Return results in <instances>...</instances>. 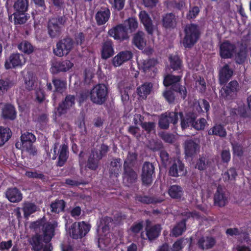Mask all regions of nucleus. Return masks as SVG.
I'll return each instance as SVG.
<instances>
[{
  "mask_svg": "<svg viewBox=\"0 0 251 251\" xmlns=\"http://www.w3.org/2000/svg\"><path fill=\"white\" fill-rule=\"evenodd\" d=\"M186 174V170L185 168L184 164L178 158H175L169 170V175L173 177H178L185 176Z\"/></svg>",
  "mask_w": 251,
  "mask_h": 251,
  "instance_id": "nucleus-12",
  "label": "nucleus"
},
{
  "mask_svg": "<svg viewBox=\"0 0 251 251\" xmlns=\"http://www.w3.org/2000/svg\"><path fill=\"white\" fill-rule=\"evenodd\" d=\"M132 57L133 54L130 51H120L112 58V65L116 67L120 66L125 62L130 60Z\"/></svg>",
  "mask_w": 251,
  "mask_h": 251,
  "instance_id": "nucleus-23",
  "label": "nucleus"
},
{
  "mask_svg": "<svg viewBox=\"0 0 251 251\" xmlns=\"http://www.w3.org/2000/svg\"><path fill=\"white\" fill-rule=\"evenodd\" d=\"M228 194L225 189L219 185L214 195V203L216 206L222 207L228 202Z\"/></svg>",
  "mask_w": 251,
  "mask_h": 251,
  "instance_id": "nucleus-14",
  "label": "nucleus"
},
{
  "mask_svg": "<svg viewBox=\"0 0 251 251\" xmlns=\"http://www.w3.org/2000/svg\"><path fill=\"white\" fill-rule=\"evenodd\" d=\"M108 94L107 87L103 83L98 84L91 90L90 99L92 103L101 105L107 100Z\"/></svg>",
  "mask_w": 251,
  "mask_h": 251,
  "instance_id": "nucleus-5",
  "label": "nucleus"
},
{
  "mask_svg": "<svg viewBox=\"0 0 251 251\" xmlns=\"http://www.w3.org/2000/svg\"><path fill=\"white\" fill-rule=\"evenodd\" d=\"M206 123V120L203 118H201L197 121L195 120L193 122L192 127L197 130H203Z\"/></svg>",
  "mask_w": 251,
  "mask_h": 251,
  "instance_id": "nucleus-59",
  "label": "nucleus"
},
{
  "mask_svg": "<svg viewBox=\"0 0 251 251\" xmlns=\"http://www.w3.org/2000/svg\"><path fill=\"white\" fill-rule=\"evenodd\" d=\"M137 158V154L135 152H128L126 160L124 161V167H129V165L133 164Z\"/></svg>",
  "mask_w": 251,
  "mask_h": 251,
  "instance_id": "nucleus-56",
  "label": "nucleus"
},
{
  "mask_svg": "<svg viewBox=\"0 0 251 251\" xmlns=\"http://www.w3.org/2000/svg\"><path fill=\"white\" fill-rule=\"evenodd\" d=\"M58 226V223L56 221L46 222L42 230L44 236V243L48 244L55 235V228Z\"/></svg>",
  "mask_w": 251,
  "mask_h": 251,
  "instance_id": "nucleus-10",
  "label": "nucleus"
},
{
  "mask_svg": "<svg viewBox=\"0 0 251 251\" xmlns=\"http://www.w3.org/2000/svg\"><path fill=\"white\" fill-rule=\"evenodd\" d=\"M12 86V82L9 79H0V95H3Z\"/></svg>",
  "mask_w": 251,
  "mask_h": 251,
  "instance_id": "nucleus-53",
  "label": "nucleus"
},
{
  "mask_svg": "<svg viewBox=\"0 0 251 251\" xmlns=\"http://www.w3.org/2000/svg\"><path fill=\"white\" fill-rule=\"evenodd\" d=\"M100 160L97 157L96 155L92 151L87 161V167L91 170L95 171L98 169Z\"/></svg>",
  "mask_w": 251,
  "mask_h": 251,
  "instance_id": "nucleus-47",
  "label": "nucleus"
},
{
  "mask_svg": "<svg viewBox=\"0 0 251 251\" xmlns=\"http://www.w3.org/2000/svg\"><path fill=\"white\" fill-rule=\"evenodd\" d=\"M75 97L74 95H67L64 100L60 103L57 110L60 116L65 114L67 110L70 109L75 104Z\"/></svg>",
  "mask_w": 251,
  "mask_h": 251,
  "instance_id": "nucleus-18",
  "label": "nucleus"
},
{
  "mask_svg": "<svg viewBox=\"0 0 251 251\" xmlns=\"http://www.w3.org/2000/svg\"><path fill=\"white\" fill-rule=\"evenodd\" d=\"M144 33L138 31L134 34L132 43L138 49L142 50L146 45V40L145 39Z\"/></svg>",
  "mask_w": 251,
  "mask_h": 251,
  "instance_id": "nucleus-37",
  "label": "nucleus"
},
{
  "mask_svg": "<svg viewBox=\"0 0 251 251\" xmlns=\"http://www.w3.org/2000/svg\"><path fill=\"white\" fill-rule=\"evenodd\" d=\"M136 200L144 204H155L160 202L161 201H158L156 198L153 197H150L148 196L138 195L136 196Z\"/></svg>",
  "mask_w": 251,
  "mask_h": 251,
  "instance_id": "nucleus-48",
  "label": "nucleus"
},
{
  "mask_svg": "<svg viewBox=\"0 0 251 251\" xmlns=\"http://www.w3.org/2000/svg\"><path fill=\"white\" fill-rule=\"evenodd\" d=\"M46 219L44 217L39 219L38 220L30 223V228L35 231H37L38 229H39L40 228H43Z\"/></svg>",
  "mask_w": 251,
  "mask_h": 251,
  "instance_id": "nucleus-60",
  "label": "nucleus"
},
{
  "mask_svg": "<svg viewBox=\"0 0 251 251\" xmlns=\"http://www.w3.org/2000/svg\"><path fill=\"white\" fill-rule=\"evenodd\" d=\"M5 196L9 201L13 203L19 202L23 199L21 191L15 187L8 188L5 192Z\"/></svg>",
  "mask_w": 251,
  "mask_h": 251,
  "instance_id": "nucleus-27",
  "label": "nucleus"
},
{
  "mask_svg": "<svg viewBox=\"0 0 251 251\" xmlns=\"http://www.w3.org/2000/svg\"><path fill=\"white\" fill-rule=\"evenodd\" d=\"M91 225L85 222L75 223L71 226V236L73 239H80L85 236L90 231Z\"/></svg>",
  "mask_w": 251,
  "mask_h": 251,
  "instance_id": "nucleus-8",
  "label": "nucleus"
},
{
  "mask_svg": "<svg viewBox=\"0 0 251 251\" xmlns=\"http://www.w3.org/2000/svg\"><path fill=\"white\" fill-rule=\"evenodd\" d=\"M28 3V0H16L13 6L14 12L8 16L9 21L15 25L25 24L29 18V14L26 13Z\"/></svg>",
  "mask_w": 251,
  "mask_h": 251,
  "instance_id": "nucleus-1",
  "label": "nucleus"
},
{
  "mask_svg": "<svg viewBox=\"0 0 251 251\" xmlns=\"http://www.w3.org/2000/svg\"><path fill=\"white\" fill-rule=\"evenodd\" d=\"M73 66V64L68 60L55 62L53 65V69L56 73L67 72Z\"/></svg>",
  "mask_w": 251,
  "mask_h": 251,
  "instance_id": "nucleus-36",
  "label": "nucleus"
},
{
  "mask_svg": "<svg viewBox=\"0 0 251 251\" xmlns=\"http://www.w3.org/2000/svg\"><path fill=\"white\" fill-rule=\"evenodd\" d=\"M66 202L63 200L56 199L50 204V211L52 213L59 214L64 212L66 206Z\"/></svg>",
  "mask_w": 251,
  "mask_h": 251,
  "instance_id": "nucleus-40",
  "label": "nucleus"
},
{
  "mask_svg": "<svg viewBox=\"0 0 251 251\" xmlns=\"http://www.w3.org/2000/svg\"><path fill=\"white\" fill-rule=\"evenodd\" d=\"M114 44L111 39H107L103 40L101 43L100 49V57L104 60H106L114 54Z\"/></svg>",
  "mask_w": 251,
  "mask_h": 251,
  "instance_id": "nucleus-17",
  "label": "nucleus"
},
{
  "mask_svg": "<svg viewBox=\"0 0 251 251\" xmlns=\"http://www.w3.org/2000/svg\"><path fill=\"white\" fill-rule=\"evenodd\" d=\"M237 176L236 170L233 167L230 168L222 174L223 179L225 182L235 180Z\"/></svg>",
  "mask_w": 251,
  "mask_h": 251,
  "instance_id": "nucleus-50",
  "label": "nucleus"
},
{
  "mask_svg": "<svg viewBox=\"0 0 251 251\" xmlns=\"http://www.w3.org/2000/svg\"><path fill=\"white\" fill-rule=\"evenodd\" d=\"M247 57L246 48H242L235 53L234 60L235 63L239 65H243L245 62Z\"/></svg>",
  "mask_w": 251,
  "mask_h": 251,
  "instance_id": "nucleus-44",
  "label": "nucleus"
},
{
  "mask_svg": "<svg viewBox=\"0 0 251 251\" xmlns=\"http://www.w3.org/2000/svg\"><path fill=\"white\" fill-rule=\"evenodd\" d=\"M216 244L214 237L211 236H202L198 241L197 245L200 249L204 250L211 249Z\"/></svg>",
  "mask_w": 251,
  "mask_h": 251,
  "instance_id": "nucleus-31",
  "label": "nucleus"
},
{
  "mask_svg": "<svg viewBox=\"0 0 251 251\" xmlns=\"http://www.w3.org/2000/svg\"><path fill=\"white\" fill-rule=\"evenodd\" d=\"M154 176V165L149 162H145L142 167L141 174L143 184L146 186L151 185L153 181V176Z\"/></svg>",
  "mask_w": 251,
  "mask_h": 251,
  "instance_id": "nucleus-9",
  "label": "nucleus"
},
{
  "mask_svg": "<svg viewBox=\"0 0 251 251\" xmlns=\"http://www.w3.org/2000/svg\"><path fill=\"white\" fill-rule=\"evenodd\" d=\"M207 132L209 135H216L220 137H225L226 136V130L221 124H216Z\"/></svg>",
  "mask_w": 251,
  "mask_h": 251,
  "instance_id": "nucleus-42",
  "label": "nucleus"
},
{
  "mask_svg": "<svg viewBox=\"0 0 251 251\" xmlns=\"http://www.w3.org/2000/svg\"><path fill=\"white\" fill-rule=\"evenodd\" d=\"M25 176L30 178L39 179L43 182L47 181L48 177L42 173H38L37 171H26Z\"/></svg>",
  "mask_w": 251,
  "mask_h": 251,
  "instance_id": "nucleus-51",
  "label": "nucleus"
},
{
  "mask_svg": "<svg viewBox=\"0 0 251 251\" xmlns=\"http://www.w3.org/2000/svg\"><path fill=\"white\" fill-rule=\"evenodd\" d=\"M171 123L174 126L177 124L178 121L179 112L177 111H168L165 113Z\"/></svg>",
  "mask_w": 251,
  "mask_h": 251,
  "instance_id": "nucleus-58",
  "label": "nucleus"
},
{
  "mask_svg": "<svg viewBox=\"0 0 251 251\" xmlns=\"http://www.w3.org/2000/svg\"><path fill=\"white\" fill-rule=\"evenodd\" d=\"M123 162L120 158L113 157L108 166V171L111 176L117 177L122 171Z\"/></svg>",
  "mask_w": 251,
  "mask_h": 251,
  "instance_id": "nucleus-21",
  "label": "nucleus"
},
{
  "mask_svg": "<svg viewBox=\"0 0 251 251\" xmlns=\"http://www.w3.org/2000/svg\"><path fill=\"white\" fill-rule=\"evenodd\" d=\"M200 8L198 6H195L192 8L190 9L189 12L187 14V19L188 20H191L195 19L197 17L200 13Z\"/></svg>",
  "mask_w": 251,
  "mask_h": 251,
  "instance_id": "nucleus-64",
  "label": "nucleus"
},
{
  "mask_svg": "<svg viewBox=\"0 0 251 251\" xmlns=\"http://www.w3.org/2000/svg\"><path fill=\"white\" fill-rule=\"evenodd\" d=\"M179 116L180 118V126L182 130L192 126L197 118L196 114L192 112H187L185 115L182 112H179Z\"/></svg>",
  "mask_w": 251,
  "mask_h": 251,
  "instance_id": "nucleus-19",
  "label": "nucleus"
},
{
  "mask_svg": "<svg viewBox=\"0 0 251 251\" xmlns=\"http://www.w3.org/2000/svg\"><path fill=\"white\" fill-rule=\"evenodd\" d=\"M170 68L175 71L181 72L183 68L182 60L178 55L171 54L169 57Z\"/></svg>",
  "mask_w": 251,
  "mask_h": 251,
  "instance_id": "nucleus-35",
  "label": "nucleus"
},
{
  "mask_svg": "<svg viewBox=\"0 0 251 251\" xmlns=\"http://www.w3.org/2000/svg\"><path fill=\"white\" fill-rule=\"evenodd\" d=\"M236 47L228 41L223 42L220 46V55L222 58H231L235 52Z\"/></svg>",
  "mask_w": 251,
  "mask_h": 251,
  "instance_id": "nucleus-15",
  "label": "nucleus"
},
{
  "mask_svg": "<svg viewBox=\"0 0 251 251\" xmlns=\"http://www.w3.org/2000/svg\"><path fill=\"white\" fill-rule=\"evenodd\" d=\"M73 39L69 36L59 40L53 49L54 53L59 57L67 55L73 48Z\"/></svg>",
  "mask_w": 251,
  "mask_h": 251,
  "instance_id": "nucleus-7",
  "label": "nucleus"
},
{
  "mask_svg": "<svg viewBox=\"0 0 251 251\" xmlns=\"http://www.w3.org/2000/svg\"><path fill=\"white\" fill-rule=\"evenodd\" d=\"M110 16L109 9L106 6H102L96 14L95 19L98 25L105 24L109 20Z\"/></svg>",
  "mask_w": 251,
  "mask_h": 251,
  "instance_id": "nucleus-26",
  "label": "nucleus"
},
{
  "mask_svg": "<svg viewBox=\"0 0 251 251\" xmlns=\"http://www.w3.org/2000/svg\"><path fill=\"white\" fill-rule=\"evenodd\" d=\"M124 173L123 181L126 186L129 187L131 184L135 183L137 179V174L135 171L130 167H124Z\"/></svg>",
  "mask_w": 251,
  "mask_h": 251,
  "instance_id": "nucleus-30",
  "label": "nucleus"
},
{
  "mask_svg": "<svg viewBox=\"0 0 251 251\" xmlns=\"http://www.w3.org/2000/svg\"><path fill=\"white\" fill-rule=\"evenodd\" d=\"M184 33L183 46L186 49H191L200 37L201 32L199 26L195 24L186 25L184 29Z\"/></svg>",
  "mask_w": 251,
  "mask_h": 251,
  "instance_id": "nucleus-3",
  "label": "nucleus"
},
{
  "mask_svg": "<svg viewBox=\"0 0 251 251\" xmlns=\"http://www.w3.org/2000/svg\"><path fill=\"white\" fill-rule=\"evenodd\" d=\"M146 235L150 241L153 240L157 238L161 231V227L160 225L156 224L149 228H146Z\"/></svg>",
  "mask_w": 251,
  "mask_h": 251,
  "instance_id": "nucleus-39",
  "label": "nucleus"
},
{
  "mask_svg": "<svg viewBox=\"0 0 251 251\" xmlns=\"http://www.w3.org/2000/svg\"><path fill=\"white\" fill-rule=\"evenodd\" d=\"M233 74V71L228 64H226L219 71V81L221 85H225Z\"/></svg>",
  "mask_w": 251,
  "mask_h": 251,
  "instance_id": "nucleus-22",
  "label": "nucleus"
},
{
  "mask_svg": "<svg viewBox=\"0 0 251 251\" xmlns=\"http://www.w3.org/2000/svg\"><path fill=\"white\" fill-rule=\"evenodd\" d=\"M44 236L39 233H36L31 238L29 243L32 247V250L40 251L43 247Z\"/></svg>",
  "mask_w": 251,
  "mask_h": 251,
  "instance_id": "nucleus-33",
  "label": "nucleus"
},
{
  "mask_svg": "<svg viewBox=\"0 0 251 251\" xmlns=\"http://www.w3.org/2000/svg\"><path fill=\"white\" fill-rule=\"evenodd\" d=\"M38 208V206L33 202H25L22 208L25 218H28L30 215L36 212Z\"/></svg>",
  "mask_w": 251,
  "mask_h": 251,
  "instance_id": "nucleus-43",
  "label": "nucleus"
},
{
  "mask_svg": "<svg viewBox=\"0 0 251 251\" xmlns=\"http://www.w3.org/2000/svg\"><path fill=\"white\" fill-rule=\"evenodd\" d=\"M140 125L148 133H150L152 131L155 130V124L153 122H142Z\"/></svg>",
  "mask_w": 251,
  "mask_h": 251,
  "instance_id": "nucleus-61",
  "label": "nucleus"
},
{
  "mask_svg": "<svg viewBox=\"0 0 251 251\" xmlns=\"http://www.w3.org/2000/svg\"><path fill=\"white\" fill-rule=\"evenodd\" d=\"M177 19L178 17L172 12L163 14L161 18L162 27L166 29L175 28L177 25Z\"/></svg>",
  "mask_w": 251,
  "mask_h": 251,
  "instance_id": "nucleus-16",
  "label": "nucleus"
},
{
  "mask_svg": "<svg viewBox=\"0 0 251 251\" xmlns=\"http://www.w3.org/2000/svg\"><path fill=\"white\" fill-rule=\"evenodd\" d=\"M59 144L58 142H55L51 149V151L52 150H53L52 159L55 160L58 157L56 165L58 167H62L65 165L69 158V151L68 146L65 144H62L60 146L58 153H57L56 151Z\"/></svg>",
  "mask_w": 251,
  "mask_h": 251,
  "instance_id": "nucleus-6",
  "label": "nucleus"
},
{
  "mask_svg": "<svg viewBox=\"0 0 251 251\" xmlns=\"http://www.w3.org/2000/svg\"><path fill=\"white\" fill-rule=\"evenodd\" d=\"M157 64V61L154 58L147 59L143 61V68L145 71L153 67Z\"/></svg>",
  "mask_w": 251,
  "mask_h": 251,
  "instance_id": "nucleus-62",
  "label": "nucleus"
},
{
  "mask_svg": "<svg viewBox=\"0 0 251 251\" xmlns=\"http://www.w3.org/2000/svg\"><path fill=\"white\" fill-rule=\"evenodd\" d=\"M182 75H174L172 74L166 75L163 79V84L165 87L171 86L176 93H179L181 98L185 100L187 96V90L185 86L180 84Z\"/></svg>",
  "mask_w": 251,
  "mask_h": 251,
  "instance_id": "nucleus-4",
  "label": "nucleus"
},
{
  "mask_svg": "<svg viewBox=\"0 0 251 251\" xmlns=\"http://www.w3.org/2000/svg\"><path fill=\"white\" fill-rule=\"evenodd\" d=\"M12 132L9 128L0 126V147L10 138Z\"/></svg>",
  "mask_w": 251,
  "mask_h": 251,
  "instance_id": "nucleus-45",
  "label": "nucleus"
},
{
  "mask_svg": "<svg viewBox=\"0 0 251 251\" xmlns=\"http://www.w3.org/2000/svg\"><path fill=\"white\" fill-rule=\"evenodd\" d=\"M175 90L171 88L166 89L163 93L162 96L169 104L173 103L176 100V96L175 94Z\"/></svg>",
  "mask_w": 251,
  "mask_h": 251,
  "instance_id": "nucleus-49",
  "label": "nucleus"
},
{
  "mask_svg": "<svg viewBox=\"0 0 251 251\" xmlns=\"http://www.w3.org/2000/svg\"><path fill=\"white\" fill-rule=\"evenodd\" d=\"M168 193L172 199L179 201L184 195V191L180 185L175 184L169 188Z\"/></svg>",
  "mask_w": 251,
  "mask_h": 251,
  "instance_id": "nucleus-32",
  "label": "nucleus"
},
{
  "mask_svg": "<svg viewBox=\"0 0 251 251\" xmlns=\"http://www.w3.org/2000/svg\"><path fill=\"white\" fill-rule=\"evenodd\" d=\"M90 96V92L88 91H81L77 96V101L79 105H81Z\"/></svg>",
  "mask_w": 251,
  "mask_h": 251,
  "instance_id": "nucleus-63",
  "label": "nucleus"
},
{
  "mask_svg": "<svg viewBox=\"0 0 251 251\" xmlns=\"http://www.w3.org/2000/svg\"><path fill=\"white\" fill-rule=\"evenodd\" d=\"M52 82L54 86V92L62 94L66 88L67 81L66 78L53 77Z\"/></svg>",
  "mask_w": 251,
  "mask_h": 251,
  "instance_id": "nucleus-41",
  "label": "nucleus"
},
{
  "mask_svg": "<svg viewBox=\"0 0 251 251\" xmlns=\"http://www.w3.org/2000/svg\"><path fill=\"white\" fill-rule=\"evenodd\" d=\"M21 140L26 146V152L29 154L35 155L37 153V151L33 146V143L36 141L35 136L31 132L26 131L22 133Z\"/></svg>",
  "mask_w": 251,
  "mask_h": 251,
  "instance_id": "nucleus-11",
  "label": "nucleus"
},
{
  "mask_svg": "<svg viewBox=\"0 0 251 251\" xmlns=\"http://www.w3.org/2000/svg\"><path fill=\"white\" fill-rule=\"evenodd\" d=\"M92 151L94 152L95 154L96 155L97 158L101 159L103 157L106 155L109 151V147L106 144H102L99 151L96 149H93Z\"/></svg>",
  "mask_w": 251,
  "mask_h": 251,
  "instance_id": "nucleus-52",
  "label": "nucleus"
},
{
  "mask_svg": "<svg viewBox=\"0 0 251 251\" xmlns=\"http://www.w3.org/2000/svg\"><path fill=\"white\" fill-rule=\"evenodd\" d=\"M184 152L186 158L193 157L197 154L199 150V145L192 139L186 140L184 144Z\"/></svg>",
  "mask_w": 251,
  "mask_h": 251,
  "instance_id": "nucleus-20",
  "label": "nucleus"
},
{
  "mask_svg": "<svg viewBox=\"0 0 251 251\" xmlns=\"http://www.w3.org/2000/svg\"><path fill=\"white\" fill-rule=\"evenodd\" d=\"M170 121L165 113L162 114L158 121V126L162 129H167L169 127Z\"/></svg>",
  "mask_w": 251,
  "mask_h": 251,
  "instance_id": "nucleus-55",
  "label": "nucleus"
},
{
  "mask_svg": "<svg viewBox=\"0 0 251 251\" xmlns=\"http://www.w3.org/2000/svg\"><path fill=\"white\" fill-rule=\"evenodd\" d=\"M187 219H183L176 223L171 230V234L173 237H177L181 235L186 230Z\"/></svg>",
  "mask_w": 251,
  "mask_h": 251,
  "instance_id": "nucleus-34",
  "label": "nucleus"
},
{
  "mask_svg": "<svg viewBox=\"0 0 251 251\" xmlns=\"http://www.w3.org/2000/svg\"><path fill=\"white\" fill-rule=\"evenodd\" d=\"M1 117L4 120H15L17 117V112L14 105L10 103L4 104L2 108Z\"/></svg>",
  "mask_w": 251,
  "mask_h": 251,
  "instance_id": "nucleus-28",
  "label": "nucleus"
},
{
  "mask_svg": "<svg viewBox=\"0 0 251 251\" xmlns=\"http://www.w3.org/2000/svg\"><path fill=\"white\" fill-rule=\"evenodd\" d=\"M19 50L26 54H30L33 52L34 47L28 41L26 40L22 41L17 46Z\"/></svg>",
  "mask_w": 251,
  "mask_h": 251,
  "instance_id": "nucleus-46",
  "label": "nucleus"
},
{
  "mask_svg": "<svg viewBox=\"0 0 251 251\" xmlns=\"http://www.w3.org/2000/svg\"><path fill=\"white\" fill-rule=\"evenodd\" d=\"M152 88V84L151 82H146L137 88V95L143 99H146L151 93Z\"/></svg>",
  "mask_w": 251,
  "mask_h": 251,
  "instance_id": "nucleus-38",
  "label": "nucleus"
},
{
  "mask_svg": "<svg viewBox=\"0 0 251 251\" xmlns=\"http://www.w3.org/2000/svg\"><path fill=\"white\" fill-rule=\"evenodd\" d=\"M22 58H23V55L19 53L11 54L5 61L4 66L5 69H10L21 66L23 65Z\"/></svg>",
  "mask_w": 251,
  "mask_h": 251,
  "instance_id": "nucleus-25",
  "label": "nucleus"
},
{
  "mask_svg": "<svg viewBox=\"0 0 251 251\" xmlns=\"http://www.w3.org/2000/svg\"><path fill=\"white\" fill-rule=\"evenodd\" d=\"M239 84L236 80L230 81L225 87L223 88L222 95L226 100H232L236 95Z\"/></svg>",
  "mask_w": 251,
  "mask_h": 251,
  "instance_id": "nucleus-24",
  "label": "nucleus"
},
{
  "mask_svg": "<svg viewBox=\"0 0 251 251\" xmlns=\"http://www.w3.org/2000/svg\"><path fill=\"white\" fill-rule=\"evenodd\" d=\"M165 4L168 8H175L177 10H181L184 6L185 3L183 1H177L176 0L174 1H166Z\"/></svg>",
  "mask_w": 251,
  "mask_h": 251,
  "instance_id": "nucleus-54",
  "label": "nucleus"
},
{
  "mask_svg": "<svg viewBox=\"0 0 251 251\" xmlns=\"http://www.w3.org/2000/svg\"><path fill=\"white\" fill-rule=\"evenodd\" d=\"M67 18L64 16L57 15L51 17L47 23L48 33L52 39L59 37L62 32Z\"/></svg>",
  "mask_w": 251,
  "mask_h": 251,
  "instance_id": "nucleus-2",
  "label": "nucleus"
},
{
  "mask_svg": "<svg viewBox=\"0 0 251 251\" xmlns=\"http://www.w3.org/2000/svg\"><path fill=\"white\" fill-rule=\"evenodd\" d=\"M108 35L117 40L123 41L128 38L127 28L123 24H119L108 30Z\"/></svg>",
  "mask_w": 251,
  "mask_h": 251,
  "instance_id": "nucleus-13",
  "label": "nucleus"
},
{
  "mask_svg": "<svg viewBox=\"0 0 251 251\" xmlns=\"http://www.w3.org/2000/svg\"><path fill=\"white\" fill-rule=\"evenodd\" d=\"M139 18L148 34L152 35L153 32L154 27L152 21L149 15L146 11H141L139 14Z\"/></svg>",
  "mask_w": 251,
  "mask_h": 251,
  "instance_id": "nucleus-29",
  "label": "nucleus"
},
{
  "mask_svg": "<svg viewBox=\"0 0 251 251\" xmlns=\"http://www.w3.org/2000/svg\"><path fill=\"white\" fill-rule=\"evenodd\" d=\"M208 161L204 156L200 157L197 161L195 168L200 171H203L207 168Z\"/></svg>",
  "mask_w": 251,
  "mask_h": 251,
  "instance_id": "nucleus-57",
  "label": "nucleus"
}]
</instances>
